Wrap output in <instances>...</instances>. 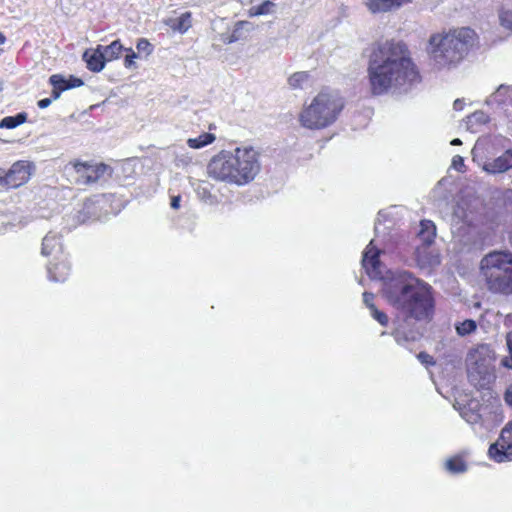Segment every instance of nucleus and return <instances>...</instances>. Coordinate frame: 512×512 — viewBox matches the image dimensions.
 <instances>
[{
    "label": "nucleus",
    "instance_id": "23",
    "mask_svg": "<svg viewBox=\"0 0 512 512\" xmlns=\"http://www.w3.org/2000/svg\"><path fill=\"white\" fill-rule=\"evenodd\" d=\"M216 137L212 133H203L196 138H189L187 145L192 149L203 148L215 141Z\"/></svg>",
    "mask_w": 512,
    "mask_h": 512
},
{
    "label": "nucleus",
    "instance_id": "24",
    "mask_svg": "<svg viewBox=\"0 0 512 512\" xmlns=\"http://www.w3.org/2000/svg\"><path fill=\"white\" fill-rule=\"evenodd\" d=\"M26 120L27 114L25 112L18 113L15 116H7L0 121V128L13 129L25 123Z\"/></svg>",
    "mask_w": 512,
    "mask_h": 512
},
{
    "label": "nucleus",
    "instance_id": "9",
    "mask_svg": "<svg viewBox=\"0 0 512 512\" xmlns=\"http://www.w3.org/2000/svg\"><path fill=\"white\" fill-rule=\"evenodd\" d=\"M488 454L498 463L512 461V421L502 429L498 440L490 445Z\"/></svg>",
    "mask_w": 512,
    "mask_h": 512
},
{
    "label": "nucleus",
    "instance_id": "35",
    "mask_svg": "<svg viewBox=\"0 0 512 512\" xmlns=\"http://www.w3.org/2000/svg\"><path fill=\"white\" fill-rule=\"evenodd\" d=\"M451 166L459 171V172H463V169L465 167V164H464V159L462 156L460 155H455L453 158H452V164Z\"/></svg>",
    "mask_w": 512,
    "mask_h": 512
},
{
    "label": "nucleus",
    "instance_id": "15",
    "mask_svg": "<svg viewBox=\"0 0 512 512\" xmlns=\"http://www.w3.org/2000/svg\"><path fill=\"white\" fill-rule=\"evenodd\" d=\"M480 404L477 401H470L463 407H458L461 417L469 424L475 425L481 422L482 416L479 413Z\"/></svg>",
    "mask_w": 512,
    "mask_h": 512
},
{
    "label": "nucleus",
    "instance_id": "33",
    "mask_svg": "<svg viewBox=\"0 0 512 512\" xmlns=\"http://www.w3.org/2000/svg\"><path fill=\"white\" fill-rule=\"evenodd\" d=\"M125 50L127 51V55L124 60V66L126 68H131L134 65V59L138 57V54H136L131 48Z\"/></svg>",
    "mask_w": 512,
    "mask_h": 512
},
{
    "label": "nucleus",
    "instance_id": "21",
    "mask_svg": "<svg viewBox=\"0 0 512 512\" xmlns=\"http://www.w3.org/2000/svg\"><path fill=\"white\" fill-rule=\"evenodd\" d=\"M276 7L277 5L274 2L266 0L259 5H252L247 13L249 17L271 15L276 12Z\"/></svg>",
    "mask_w": 512,
    "mask_h": 512
},
{
    "label": "nucleus",
    "instance_id": "26",
    "mask_svg": "<svg viewBox=\"0 0 512 512\" xmlns=\"http://www.w3.org/2000/svg\"><path fill=\"white\" fill-rule=\"evenodd\" d=\"M445 468L452 474H459L467 470V465L461 457H453L445 462Z\"/></svg>",
    "mask_w": 512,
    "mask_h": 512
},
{
    "label": "nucleus",
    "instance_id": "22",
    "mask_svg": "<svg viewBox=\"0 0 512 512\" xmlns=\"http://www.w3.org/2000/svg\"><path fill=\"white\" fill-rule=\"evenodd\" d=\"M489 122V116L483 111H476L467 117V129L477 132L478 128Z\"/></svg>",
    "mask_w": 512,
    "mask_h": 512
},
{
    "label": "nucleus",
    "instance_id": "20",
    "mask_svg": "<svg viewBox=\"0 0 512 512\" xmlns=\"http://www.w3.org/2000/svg\"><path fill=\"white\" fill-rule=\"evenodd\" d=\"M123 50L124 48L119 40H115L107 46H97V52L101 51L106 62H110L112 60L119 58Z\"/></svg>",
    "mask_w": 512,
    "mask_h": 512
},
{
    "label": "nucleus",
    "instance_id": "34",
    "mask_svg": "<svg viewBox=\"0 0 512 512\" xmlns=\"http://www.w3.org/2000/svg\"><path fill=\"white\" fill-rule=\"evenodd\" d=\"M363 303L364 305L369 309V311H372L373 308H376L374 304V294L369 292L363 293Z\"/></svg>",
    "mask_w": 512,
    "mask_h": 512
},
{
    "label": "nucleus",
    "instance_id": "28",
    "mask_svg": "<svg viewBox=\"0 0 512 512\" xmlns=\"http://www.w3.org/2000/svg\"><path fill=\"white\" fill-rule=\"evenodd\" d=\"M476 327V322L474 320L468 319L458 324L456 326V331L459 335L465 336L475 331Z\"/></svg>",
    "mask_w": 512,
    "mask_h": 512
},
{
    "label": "nucleus",
    "instance_id": "10",
    "mask_svg": "<svg viewBox=\"0 0 512 512\" xmlns=\"http://www.w3.org/2000/svg\"><path fill=\"white\" fill-rule=\"evenodd\" d=\"M34 165L28 161H17L6 172L0 183L8 188H17L25 184L31 177Z\"/></svg>",
    "mask_w": 512,
    "mask_h": 512
},
{
    "label": "nucleus",
    "instance_id": "8",
    "mask_svg": "<svg viewBox=\"0 0 512 512\" xmlns=\"http://www.w3.org/2000/svg\"><path fill=\"white\" fill-rule=\"evenodd\" d=\"M75 173V182L80 185H88L100 180L109 171L105 164H92L76 161L72 164Z\"/></svg>",
    "mask_w": 512,
    "mask_h": 512
},
{
    "label": "nucleus",
    "instance_id": "1",
    "mask_svg": "<svg viewBox=\"0 0 512 512\" xmlns=\"http://www.w3.org/2000/svg\"><path fill=\"white\" fill-rule=\"evenodd\" d=\"M371 240L363 252L362 266L371 279L383 281V295L387 302L406 318L429 320L434 300L431 286L405 270L390 271L380 262L381 250Z\"/></svg>",
    "mask_w": 512,
    "mask_h": 512
},
{
    "label": "nucleus",
    "instance_id": "37",
    "mask_svg": "<svg viewBox=\"0 0 512 512\" xmlns=\"http://www.w3.org/2000/svg\"><path fill=\"white\" fill-rule=\"evenodd\" d=\"M51 102H52L51 98H44V99L39 100L37 104H38L39 108L45 109L48 106H50Z\"/></svg>",
    "mask_w": 512,
    "mask_h": 512
},
{
    "label": "nucleus",
    "instance_id": "31",
    "mask_svg": "<svg viewBox=\"0 0 512 512\" xmlns=\"http://www.w3.org/2000/svg\"><path fill=\"white\" fill-rule=\"evenodd\" d=\"M137 50L139 53L149 55L152 52V45L146 39H139L137 42Z\"/></svg>",
    "mask_w": 512,
    "mask_h": 512
},
{
    "label": "nucleus",
    "instance_id": "25",
    "mask_svg": "<svg viewBox=\"0 0 512 512\" xmlns=\"http://www.w3.org/2000/svg\"><path fill=\"white\" fill-rule=\"evenodd\" d=\"M250 31L252 30V23L248 21H238L235 23L234 29L230 36L227 39L228 43H233L240 40L243 37V30Z\"/></svg>",
    "mask_w": 512,
    "mask_h": 512
},
{
    "label": "nucleus",
    "instance_id": "5",
    "mask_svg": "<svg viewBox=\"0 0 512 512\" xmlns=\"http://www.w3.org/2000/svg\"><path fill=\"white\" fill-rule=\"evenodd\" d=\"M510 139L496 135L478 140L472 149V158L481 169L490 175L506 173L512 169Z\"/></svg>",
    "mask_w": 512,
    "mask_h": 512
},
{
    "label": "nucleus",
    "instance_id": "11",
    "mask_svg": "<svg viewBox=\"0 0 512 512\" xmlns=\"http://www.w3.org/2000/svg\"><path fill=\"white\" fill-rule=\"evenodd\" d=\"M413 0H366L364 2L367 10L372 14L394 12L403 6L412 3Z\"/></svg>",
    "mask_w": 512,
    "mask_h": 512
},
{
    "label": "nucleus",
    "instance_id": "30",
    "mask_svg": "<svg viewBox=\"0 0 512 512\" xmlns=\"http://www.w3.org/2000/svg\"><path fill=\"white\" fill-rule=\"evenodd\" d=\"M370 315L382 326H386L388 324V316L377 308H373V310L370 311Z\"/></svg>",
    "mask_w": 512,
    "mask_h": 512
},
{
    "label": "nucleus",
    "instance_id": "16",
    "mask_svg": "<svg viewBox=\"0 0 512 512\" xmlns=\"http://www.w3.org/2000/svg\"><path fill=\"white\" fill-rule=\"evenodd\" d=\"M83 60L86 62L87 68L92 72L102 71L106 63L103 54L101 51L97 52V48L94 50H86L83 54Z\"/></svg>",
    "mask_w": 512,
    "mask_h": 512
},
{
    "label": "nucleus",
    "instance_id": "27",
    "mask_svg": "<svg viewBox=\"0 0 512 512\" xmlns=\"http://www.w3.org/2000/svg\"><path fill=\"white\" fill-rule=\"evenodd\" d=\"M499 21L502 27L512 31V5L499 11Z\"/></svg>",
    "mask_w": 512,
    "mask_h": 512
},
{
    "label": "nucleus",
    "instance_id": "13",
    "mask_svg": "<svg viewBox=\"0 0 512 512\" xmlns=\"http://www.w3.org/2000/svg\"><path fill=\"white\" fill-rule=\"evenodd\" d=\"M62 243L57 234L48 233L42 241L41 253L44 256H53V259H58L63 254Z\"/></svg>",
    "mask_w": 512,
    "mask_h": 512
},
{
    "label": "nucleus",
    "instance_id": "41",
    "mask_svg": "<svg viewBox=\"0 0 512 512\" xmlns=\"http://www.w3.org/2000/svg\"><path fill=\"white\" fill-rule=\"evenodd\" d=\"M462 102L458 99L454 102V109L461 110L462 109Z\"/></svg>",
    "mask_w": 512,
    "mask_h": 512
},
{
    "label": "nucleus",
    "instance_id": "14",
    "mask_svg": "<svg viewBox=\"0 0 512 512\" xmlns=\"http://www.w3.org/2000/svg\"><path fill=\"white\" fill-rule=\"evenodd\" d=\"M486 104H497L502 108L512 105V86L500 85L496 91L486 99Z\"/></svg>",
    "mask_w": 512,
    "mask_h": 512
},
{
    "label": "nucleus",
    "instance_id": "4",
    "mask_svg": "<svg viewBox=\"0 0 512 512\" xmlns=\"http://www.w3.org/2000/svg\"><path fill=\"white\" fill-rule=\"evenodd\" d=\"M475 39L476 33L467 27L432 34L426 50L433 67L437 70L457 67Z\"/></svg>",
    "mask_w": 512,
    "mask_h": 512
},
{
    "label": "nucleus",
    "instance_id": "32",
    "mask_svg": "<svg viewBox=\"0 0 512 512\" xmlns=\"http://www.w3.org/2000/svg\"><path fill=\"white\" fill-rule=\"evenodd\" d=\"M507 346L509 348L510 357H505L502 360V365L508 368H512V333L507 335Z\"/></svg>",
    "mask_w": 512,
    "mask_h": 512
},
{
    "label": "nucleus",
    "instance_id": "44",
    "mask_svg": "<svg viewBox=\"0 0 512 512\" xmlns=\"http://www.w3.org/2000/svg\"><path fill=\"white\" fill-rule=\"evenodd\" d=\"M375 231H376V233L378 232V224L377 223L375 224Z\"/></svg>",
    "mask_w": 512,
    "mask_h": 512
},
{
    "label": "nucleus",
    "instance_id": "39",
    "mask_svg": "<svg viewBox=\"0 0 512 512\" xmlns=\"http://www.w3.org/2000/svg\"><path fill=\"white\" fill-rule=\"evenodd\" d=\"M505 401L512 406V386L505 392Z\"/></svg>",
    "mask_w": 512,
    "mask_h": 512
},
{
    "label": "nucleus",
    "instance_id": "40",
    "mask_svg": "<svg viewBox=\"0 0 512 512\" xmlns=\"http://www.w3.org/2000/svg\"><path fill=\"white\" fill-rule=\"evenodd\" d=\"M63 90H60V89H56V87H53V91H52V98L51 99H58L60 97V94Z\"/></svg>",
    "mask_w": 512,
    "mask_h": 512
},
{
    "label": "nucleus",
    "instance_id": "36",
    "mask_svg": "<svg viewBox=\"0 0 512 512\" xmlns=\"http://www.w3.org/2000/svg\"><path fill=\"white\" fill-rule=\"evenodd\" d=\"M417 357L423 364H433L432 356L425 352H420Z\"/></svg>",
    "mask_w": 512,
    "mask_h": 512
},
{
    "label": "nucleus",
    "instance_id": "43",
    "mask_svg": "<svg viewBox=\"0 0 512 512\" xmlns=\"http://www.w3.org/2000/svg\"><path fill=\"white\" fill-rule=\"evenodd\" d=\"M5 41V37L0 33V44H3Z\"/></svg>",
    "mask_w": 512,
    "mask_h": 512
},
{
    "label": "nucleus",
    "instance_id": "12",
    "mask_svg": "<svg viewBox=\"0 0 512 512\" xmlns=\"http://www.w3.org/2000/svg\"><path fill=\"white\" fill-rule=\"evenodd\" d=\"M49 279L54 282H64L70 274V264L65 255L53 259L48 265Z\"/></svg>",
    "mask_w": 512,
    "mask_h": 512
},
{
    "label": "nucleus",
    "instance_id": "45",
    "mask_svg": "<svg viewBox=\"0 0 512 512\" xmlns=\"http://www.w3.org/2000/svg\"><path fill=\"white\" fill-rule=\"evenodd\" d=\"M256 0H251L252 3H254Z\"/></svg>",
    "mask_w": 512,
    "mask_h": 512
},
{
    "label": "nucleus",
    "instance_id": "6",
    "mask_svg": "<svg viewBox=\"0 0 512 512\" xmlns=\"http://www.w3.org/2000/svg\"><path fill=\"white\" fill-rule=\"evenodd\" d=\"M343 107V99L337 93L322 91L303 107L298 119L304 128L323 129L336 121Z\"/></svg>",
    "mask_w": 512,
    "mask_h": 512
},
{
    "label": "nucleus",
    "instance_id": "7",
    "mask_svg": "<svg viewBox=\"0 0 512 512\" xmlns=\"http://www.w3.org/2000/svg\"><path fill=\"white\" fill-rule=\"evenodd\" d=\"M417 236L422 242L415 250L418 266L422 269H432L438 266L441 262L440 255L436 249L430 247L436 236L435 224L430 220H422Z\"/></svg>",
    "mask_w": 512,
    "mask_h": 512
},
{
    "label": "nucleus",
    "instance_id": "17",
    "mask_svg": "<svg viewBox=\"0 0 512 512\" xmlns=\"http://www.w3.org/2000/svg\"><path fill=\"white\" fill-rule=\"evenodd\" d=\"M49 81L53 87H56V89L60 90H68L71 88L80 87L84 84L80 78L70 76L66 79L59 74L52 75Z\"/></svg>",
    "mask_w": 512,
    "mask_h": 512
},
{
    "label": "nucleus",
    "instance_id": "42",
    "mask_svg": "<svg viewBox=\"0 0 512 512\" xmlns=\"http://www.w3.org/2000/svg\"><path fill=\"white\" fill-rule=\"evenodd\" d=\"M461 144H462V141H461V139H459V138H454V139L451 141V145H454V146H456V145H461Z\"/></svg>",
    "mask_w": 512,
    "mask_h": 512
},
{
    "label": "nucleus",
    "instance_id": "29",
    "mask_svg": "<svg viewBox=\"0 0 512 512\" xmlns=\"http://www.w3.org/2000/svg\"><path fill=\"white\" fill-rule=\"evenodd\" d=\"M307 80L308 74L306 72H297L289 77L288 82L292 88H300Z\"/></svg>",
    "mask_w": 512,
    "mask_h": 512
},
{
    "label": "nucleus",
    "instance_id": "2",
    "mask_svg": "<svg viewBox=\"0 0 512 512\" xmlns=\"http://www.w3.org/2000/svg\"><path fill=\"white\" fill-rule=\"evenodd\" d=\"M367 72L373 95L406 92L420 81L410 52L401 41L378 44L369 56Z\"/></svg>",
    "mask_w": 512,
    "mask_h": 512
},
{
    "label": "nucleus",
    "instance_id": "18",
    "mask_svg": "<svg viewBox=\"0 0 512 512\" xmlns=\"http://www.w3.org/2000/svg\"><path fill=\"white\" fill-rule=\"evenodd\" d=\"M165 23L173 31L185 33L191 27V24H192L191 13L185 12V13L181 14L179 17L169 18V19L165 20Z\"/></svg>",
    "mask_w": 512,
    "mask_h": 512
},
{
    "label": "nucleus",
    "instance_id": "3",
    "mask_svg": "<svg viewBox=\"0 0 512 512\" xmlns=\"http://www.w3.org/2000/svg\"><path fill=\"white\" fill-rule=\"evenodd\" d=\"M207 170L215 180L243 186L259 173V154L250 146L221 151L210 160Z\"/></svg>",
    "mask_w": 512,
    "mask_h": 512
},
{
    "label": "nucleus",
    "instance_id": "19",
    "mask_svg": "<svg viewBox=\"0 0 512 512\" xmlns=\"http://www.w3.org/2000/svg\"><path fill=\"white\" fill-rule=\"evenodd\" d=\"M418 332L413 329H407L405 323H397V326L394 329L393 336L395 341L399 345H403L409 341H415L418 337Z\"/></svg>",
    "mask_w": 512,
    "mask_h": 512
},
{
    "label": "nucleus",
    "instance_id": "38",
    "mask_svg": "<svg viewBox=\"0 0 512 512\" xmlns=\"http://www.w3.org/2000/svg\"><path fill=\"white\" fill-rule=\"evenodd\" d=\"M180 201H181V197L179 195L173 196L171 198V203H170L171 207L173 209H178L180 207Z\"/></svg>",
    "mask_w": 512,
    "mask_h": 512
}]
</instances>
